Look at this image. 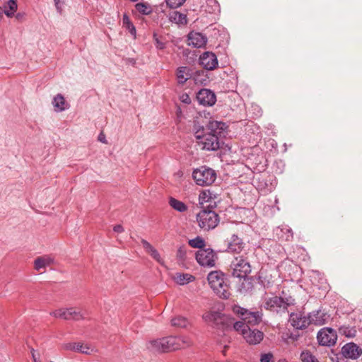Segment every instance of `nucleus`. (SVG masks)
<instances>
[{
  "mask_svg": "<svg viewBox=\"0 0 362 362\" xmlns=\"http://www.w3.org/2000/svg\"><path fill=\"white\" fill-rule=\"evenodd\" d=\"M30 354H31L33 362H41V361L40 359L39 354H37L35 350L33 348H30Z\"/></svg>",
  "mask_w": 362,
  "mask_h": 362,
  "instance_id": "obj_46",
  "label": "nucleus"
},
{
  "mask_svg": "<svg viewBox=\"0 0 362 362\" xmlns=\"http://www.w3.org/2000/svg\"><path fill=\"white\" fill-rule=\"evenodd\" d=\"M173 279L177 284L184 285L194 281V277L189 274L176 273Z\"/></svg>",
  "mask_w": 362,
  "mask_h": 362,
  "instance_id": "obj_28",
  "label": "nucleus"
},
{
  "mask_svg": "<svg viewBox=\"0 0 362 362\" xmlns=\"http://www.w3.org/2000/svg\"><path fill=\"white\" fill-rule=\"evenodd\" d=\"M189 245L193 248L203 250L202 248L205 246V242L202 238L197 236L194 239L189 240Z\"/></svg>",
  "mask_w": 362,
  "mask_h": 362,
  "instance_id": "obj_34",
  "label": "nucleus"
},
{
  "mask_svg": "<svg viewBox=\"0 0 362 362\" xmlns=\"http://www.w3.org/2000/svg\"><path fill=\"white\" fill-rule=\"evenodd\" d=\"M186 0H166L167 5L173 8L181 6Z\"/></svg>",
  "mask_w": 362,
  "mask_h": 362,
  "instance_id": "obj_39",
  "label": "nucleus"
},
{
  "mask_svg": "<svg viewBox=\"0 0 362 362\" xmlns=\"http://www.w3.org/2000/svg\"><path fill=\"white\" fill-rule=\"evenodd\" d=\"M151 256L155 259L159 263H162L163 262V260L160 256V254L158 253V252L157 251V250H156L151 255Z\"/></svg>",
  "mask_w": 362,
  "mask_h": 362,
  "instance_id": "obj_47",
  "label": "nucleus"
},
{
  "mask_svg": "<svg viewBox=\"0 0 362 362\" xmlns=\"http://www.w3.org/2000/svg\"><path fill=\"white\" fill-rule=\"evenodd\" d=\"M146 348L148 351L153 353H165L163 338L149 341L146 344Z\"/></svg>",
  "mask_w": 362,
  "mask_h": 362,
  "instance_id": "obj_24",
  "label": "nucleus"
},
{
  "mask_svg": "<svg viewBox=\"0 0 362 362\" xmlns=\"http://www.w3.org/2000/svg\"><path fill=\"white\" fill-rule=\"evenodd\" d=\"M196 259L202 266L213 267L215 265L216 255L210 248L199 250L196 253Z\"/></svg>",
  "mask_w": 362,
  "mask_h": 362,
  "instance_id": "obj_10",
  "label": "nucleus"
},
{
  "mask_svg": "<svg viewBox=\"0 0 362 362\" xmlns=\"http://www.w3.org/2000/svg\"><path fill=\"white\" fill-rule=\"evenodd\" d=\"M197 99L204 106H212L216 101V96L212 90L202 88L197 93Z\"/></svg>",
  "mask_w": 362,
  "mask_h": 362,
  "instance_id": "obj_14",
  "label": "nucleus"
},
{
  "mask_svg": "<svg viewBox=\"0 0 362 362\" xmlns=\"http://www.w3.org/2000/svg\"><path fill=\"white\" fill-rule=\"evenodd\" d=\"M56 112H62L69 108V105L65 100L64 97L59 93L55 95L52 102Z\"/></svg>",
  "mask_w": 362,
  "mask_h": 362,
  "instance_id": "obj_23",
  "label": "nucleus"
},
{
  "mask_svg": "<svg viewBox=\"0 0 362 362\" xmlns=\"http://www.w3.org/2000/svg\"><path fill=\"white\" fill-rule=\"evenodd\" d=\"M317 339L320 345L331 346L335 344L337 334L334 329L324 327L318 332Z\"/></svg>",
  "mask_w": 362,
  "mask_h": 362,
  "instance_id": "obj_9",
  "label": "nucleus"
},
{
  "mask_svg": "<svg viewBox=\"0 0 362 362\" xmlns=\"http://www.w3.org/2000/svg\"><path fill=\"white\" fill-rule=\"evenodd\" d=\"M18 5L16 0H8L5 6L4 13L7 17H12L17 10Z\"/></svg>",
  "mask_w": 362,
  "mask_h": 362,
  "instance_id": "obj_31",
  "label": "nucleus"
},
{
  "mask_svg": "<svg viewBox=\"0 0 362 362\" xmlns=\"http://www.w3.org/2000/svg\"><path fill=\"white\" fill-rule=\"evenodd\" d=\"M153 37L157 49H163L165 48V42L161 39V37H158L156 33L153 34Z\"/></svg>",
  "mask_w": 362,
  "mask_h": 362,
  "instance_id": "obj_36",
  "label": "nucleus"
},
{
  "mask_svg": "<svg viewBox=\"0 0 362 362\" xmlns=\"http://www.w3.org/2000/svg\"><path fill=\"white\" fill-rule=\"evenodd\" d=\"M187 41L189 45L201 48L206 45L207 37L201 33L190 32L187 36Z\"/></svg>",
  "mask_w": 362,
  "mask_h": 362,
  "instance_id": "obj_17",
  "label": "nucleus"
},
{
  "mask_svg": "<svg viewBox=\"0 0 362 362\" xmlns=\"http://www.w3.org/2000/svg\"><path fill=\"white\" fill-rule=\"evenodd\" d=\"M163 345H164V349H165V353L170 352L171 349H170V336L163 337Z\"/></svg>",
  "mask_w": 362,
  "mask_h": 362,
  "instance_id": "obj_43",
  "label": "nucleus"
},
{
  "mask_svg": "<svg viewBox=\"0 0 362 362\" xmlns=\"http://www.w3.org/2000/svg\"><path fill=\"white\" fill-rule=\"evenodd\" d=\"M232 311L235 314L240 315L242 317V320H243V317H245V315H246V313L248 310L238 305H234L232 306Z\"/></svg>",
  "mask_w": 362,
  "mask_h": 362,
  "instance_id": "obj_38",
  "label": "nucleus"
},
{
  "mask_svg": "<svg viewBox=\"0 0 362 362\" xmlns=\"http://www.w3.org/2000/svg\"><path fill=\"white\" fill-rule=\"evenodd\" d=\"M170 325L177 329H188L192 327V322L190 320L181 315L173 317L170 320Z\"/></svg>",
  "mask_w": 362,
  "mask_h": 362,
  "instance_id": "obj_19",
  "label": "nucleus"
},
{
  "mask_svg": "<svg viewBox=\"0 0 362 362\" xmlns=\"http://www.w3.org/2000/svg\"><path fill=\"white\" fill-rule=\"evenodd\" d=\"M197 220L199 227L204 230L215 228L219 223L218 215L211 210H202L197 214Z\"/></svg>",
  "mask_w": 362,
  "mask_h": 362,
  "instance_id": "obj_8",
  "label": "nucleus"
},
{
  "mask_svg": "<svg viewBox=\"0 0 362 362\" xmlns=\"http://www.w3.org/2000/svg\"><path fill=\"white\" fill-rule=\"evenodd\" d=\"M224 125H225V124L223 122L212 120V121H209L208 122V124H206V127L204 128L206 129V132L214 133L217 135L218 130L223 129ZM220 132H221L219 131L218 133H220Z\"/></svg>",
  "mask_w": 362,
  "mask_h": 362,
  "instance_id": "obj_27",
  "label": "nucleus"
},
{
  "mask_svg": "<svg viewBox=\"0 0 362 362\" xmlns=\"http://www.w3.org/2000/svg\"><path fill=\"white\" fill-rule=\"evenodd\" d=\"M209 284L220 298L226 299L230 296L229 286L225 274L221 271H212L207 276Z\"/></svg>",
  "mask_w": 362,
  "mask_h": 362,
  "instance_id": "obj_2",
  "label": "nucleus"
},
{
  "mask_svg": "<svg viewBox=\"0 0 362 362\" xmlns=\"http://www.w3.org/2000/svg\"><path fill=\"white\" fill-rule=\"evenodd\" d=\"M260 362H274L273 354L272 353L261 354Z\"/></svg>",
  "mask_w": 362,
  "mask_h": 362,
  "instance_id": "obj_42",
  "label": "nucleus"
},
{
  "mask_svg": "<svg viewBox=\"0 0 362 362\" xmlns=\"http://www.w3.org/2000/svg\"><path fill=\"white\" fill-rule=\"evenodd\" d=\"M289 321L296 329H304L311 325L308 314L305 315L301 312L291 313Z\"/></svg>",
  "mask_w": 362,
  "mask_h": 362,
  "instance_id": "obj_11",
  "label": "nucleus"
},
{
  "mask_svg": "<svg viewBox=\"0 0 362 362\" xmlns=\"http://www.w3.org/2000/svg\"><path fill=\"white\" fill-rule=\"evenodd\" d=\"M243 279V281L241 284L240 291L243 290L245 291H247L250 290L252 288V282L250 281V279H246V277Z\"/></svg>",
  "mask_w": 362,
  "mask_h": 362,
  "instance_id": "obj_41",
  "label": "nucleus"
},
{
  "mask_svg": "<svg viewBox=\"0 0 362 362\" xmlns=\"http://www.w3.org/2000/svg\"><path fill=\"white\" fill-rule=\"evenodd\" d=\"M230 271L233 277L245 278L251 272V266L243 255L235 257L230 265Z\"/></svg>",
  "mask_w": 362,
  "mask_h": 362,
  "instance_id": "obj_6",
  "label": "nucleus"
},
{
  "mask_svg": "<svg viewBox=\"0 0 362 362\" xmlns=\"http://www.w3.org/2000/svg\"><path fill=\"white\" fill-rule=\"evenodd\" d=\"M295 304V299L291 296L283 298L279 296H268L264 297L262 306L266 310H270L274 313L285 312L288 306Z\"/></svg>",
  "mask_w": 362,
  "mask_h": 362,
  "instance_id": "obj_3",
  "label": "nucleus"
},
{
  "mask_svg": "<svg viewBox=\"0 0 362 362\" xmlns=\"http://www.w3.org/2000/svg\"><path fill=\"white\" fill-rule=\"evenodd\" d=\"M186 255V250L184 247H180L177 252V257L179 259H184Z\"/></svg>",
  "mask_w": 362,
  "mask_h": 362,
  "instance_id": "obj_44",
  "label": "nucleus"
},
{
  "mask_svg": "<svg viewBox=\"0 0 362 362\" xmlns=\"http://www.w3.org/2000/svg\"><path fill=\"white\" fill-rule=\"evenodd\" d=\"M63 349L69 351H74L85 354H90L92 349L88 344L81 343H66L63 344Z\"/></svg>",
  "mask_w": 362,
  "mask_h": 362,
  "instance_id": "obj_20",
  "label": "nucleus"
},
{
  "mask_svg": "<svg viewBox=\"0 0 362 362\" xmlns=\"http://www.w3.org/2000/svg\"><path fill=\"white\" fill-rule=\"evenodd\" d=\"M98 140H99L100 142L103 143V144H107V140H106V138H105V134H103V133H100V134H99V136H98Z\"/></svg>",
  "mask_w": 362,
  "mask_h": 362,
  "instance_id": "obj_49",
  "label": "nucleus"
},
{
  "mask_svg": "<svg viewBox=\"0 0 362 362\" xmlns=\"http://www.w3.org/2000/svg\"><path fill=\"white\" fill-rule=\"evenodd\" d=\"M182 102H184L185 103L189 104L191 103V100L187 95H182Z\"/></svg>",
  "mask_w": 362,
  "mask_h": 362,
  "instance_id": "obj_50",
  "label": "nucleus"
},
{
  "mask_svg": "<svg viewBox=\"0 0 362 362\" xmlns=\"http://www.w3.org/2000/svg\"><path fill=\"white\" fill-rule=\"evenodd\" d=\"M191 76V69L187 66H180L176 70V77L179 84L183 85Z\"/></svg>",
  "mask_w": 362,
  "mask_h": 362,
  "instance_id": "obj_22",
  "label": "nucleus"
},
{
  "mask_svg": "<svg viewBox=\"0 0 362 362\" xmlns=\"http://www.w3.org/2000/svg\"><path fill=\"white\" fill-rule=\"evenodd\" d=\"M171 351L190 347L193 345L192 339L187 335L170 336Z\"/></svg>",
  "mask_w": 362,
  "mask_h": 362,
  "instance_id": "obj_12",
  "label": "nucleus"
},
{
  "mask_svg": "<svg viewBox=\"0 0 362 362\" xmlns=\"http://www.w3.org/2000/svg\"><path fill=\"white\" fill-rule=\"evenodd\" d=\"M54 263V258L49 255H44L36 258L34 261V267L36 270L40 271L41 269H45Z\"/></svg>",
  "mask_w": 362,
  "mask_h": 362,
  "instance_id": "obj_26",
  "label": "nucleus"
},
{
  "mask_svg": "<svg viewBox=\"0 0 362 362\" xmlns=\"http://www.w3.org/2000/svg\"><path fill=\"white\" fill-rule=\"evenodd\" d=\"M202 319L206 324L216 329L226 328L233 323L228 315L215 310L206 311L203 314Z\"/></svg>",
  "mask_w": 362,
  "mask_h": 362,
  "instance_id": "obj_5",
  "label": "nucleus"
},
{
  "mask_svg": "<svg viewBox=\"0 0 362 362\" xmlns=\"http://www.w3.org/2000/svg\"><path fill=\"white\" fill-rule=\"evenodd\" d=\"M339 331L341 334H344L346 337H353L355 336L356 331L354 329H350L349 327H341L339 329Z\"/></svg>",
  "mask_w": 362,
  "mask_h": 362,
  "instance_id": "obj_40",
  "label": "nucleus"
},
{
  "mask_svg": "<svg viewBox=\"0 0 362 362\" xmlns=\"http://www.w3.org/2000/svg\"><path fill=\"white\" fill-rule=\"evenodd\" d=\"M54 5H55L57 11L59 13H62V10H63L62 6L64 4V0H54Z\"/></svg>",
  "mask_w": 362,
  "mask_h": 362,
  "instance_id": "obj_45",
  "label": "nucleus"
},
{
  "mask_svg": "<svg viewBox=\"0 0 362 362\" xmlns=\"http://www.w3.org/2000/svg\"><path fill=\"white\" fill-rule=\"evenodd\" d=\"M244 243L241 238L233 235L228 242L227 250L230 252L240 253L243 249Z\"/></svg>",
  "mask_w": 362,
  "mask_h": 362,
  "instance_id": "obj_21",
  "label": "nucleus"
},
{
  "mask_svg": "<svg viewBox=\"0 0 362 362\" xmlns=\"http://www.w3.org/2000/svg\"><path fill=\"white\" fill-rule=\"evenodd\" d=\"M171 21H175L176 23L179 24H186L187 23V16L186 15L181 13L178 11H175L172 14H170Z\"/></svg>",
  "mask_w": 362,
  "mask_h": 362,
  "instance_id": "obj_32",
  "label": "nucleus"
},
{
  "mask_svg": "<svg viewBox=\"0 0 362 362\" xmlns=\"http://www.w3.org/2000/svg\"><path fill=\"white\" fill-rule=\"evenodd\" d=\"M141 243L145 251L150 255L156 250L150 243L144 239H142Z\"/></svg>",
  "mask_w": 362,
  "mask_h": 362,
  "instance_id": "obj_37",
  "label": "nucleus"
},
{
  "mask_svg": "<svg viewBox=\"0 0 362 362\" xmlns=\"http://www.w3.org/2000/svg\"><path fill=\"white\" fill-rule=\"evenodd\" d=\"M290 237L292 238V235H288L287 238H286V240H288Z\"/></svg>",
  "mask_w": 362,
  "mask_h": 362,
  "instance_id": "obj_51",
  "label": "nucleus"
},
{
  "mask_svg": "<svg viewBox=\"0 0 362 362\" xmlns=\"http://www.w3.org/2000/svg\"><path fill=\"white\" fill-rule=\"evenodd\" d=\"M51 315L54 317L62 318L64 320H78L83 318V313L73 308L56 310L53 311Z\"/></svg>",
  "mask_w": 362,
  "mask_h": 362,
  "instance_id": "obj_13",
  "label": "nucleus"
},
{
  "mask_svg": "<svg viewBox=\"0 0 362 362\" xmlns=\"http://www.w3.org/2000/svg\"><path fill=\"white\" fill-rule=\"evenodd\" d=\"M200 64L207 70H213L218 66V59L215 54L211 52L203 53L199 58Z\"/></svg>",
  "mask_w": 362,
  "mask_h": 362,
  "instance_id": "obj_16",
  "label": "nucleus"
},
{
  "mask_svg": "<svg viewBox=\"0 0 362 362\" xmlns=\"http://www.w3.org/2000/svg\"><path fill=\"white\" fill-rule=\"evenodd\" d=\"M233 329L240 333L249 344H258L264 339V334L262 331L250 328V327L243 322H235L233 323Z\"/></svg>",
  "mask_w": 362,
  "mask_h": 362,
  "instance_id": "obj_4",
  "label": "nucleus"
},
{
  "mask_svg": "<svg viewBox=\"0 0 362 362\" xmlns=\"http://www.w3.org/2000/svg\"><path fill=\"white\" fill-rule=\"evenodd\" d=\"M202 117H198L194 120L193 130L199 146L206 151H216L220 146L217 135L214 133L206 132Z\"/></svg>",
  "mask_w": 362,
  "mask_h": 362,
  "instance_id": "obj_1",
  "label": "nucleus"
},
{
  "mask_svg": "<svg viewBox=\"0 0 362 362\" xmlns=\"http://www.w3.org/2000/svg\"><path fill=\"white\" fill-rule=\"evenodd\" d=\"M300 358L302 362H319L317 358L308 351L300 354Z\"/></svg>",
  "mask_w": 362,
  "mask_h": 362,
  "instance_id": "obj_35",
  "label": "nucleus"
},
{
  "mask_svg": "<svg viewBox=\"0 0 362 362\" xmlns=\"http://www.w3.org/2000/svg\"><path fill=\"white\" fill-rule=\"evenodd\" d=\"M278 362H288V361H286V360H280Z\"/></svg>",
  "mask_w": 362,
  "mask_h": 362,
  "instance_id": "obj_52",
  "label": "nucleus"
},
{
  "mask_svg": "<svg viewBox=\"0 0 362 362\" xmlns=\"http://www.w3.org/2000/svg\"><path fill=\"white\" fill-rule=\"evenodd\" d=\"M113 230L115 233H122L124 231V228L122 227V225L118 224V225H116V226H114Z\"/></svg>",
  "mask_w": 362,
  "mask_h": 362,
  "instance_id": "obj_48",
  "label": "nucleus"
},
{
  "mask_svg": "<svg viewBox=\"0 0 362 362\" xmlns=\"http://www.w3.org/2000/svg\"><path fill=\"white\" fill-rule=\"evenodd\" d=\"M261 320L262 315L259 312L247 311L242 322L250 327L258 324Z\"/></svg>",
  "mask_w": 362,
  "mask_h": 362,
  "instance_id": "obj_25",
  "label": "nucleus"
},
{
  "mask_svg": "<svg viewBox=\"0 0 362 362\" xmlns=\"http://www.w3.org/2000/svg\"><path fill=\"white\" fill-rule=\"evenodd\" d=\"M122 25H123V27H124L127 30H128L129 32L130 33V34L135 37L136 33V28H135L134 25L132 24V23L131 22L130 18L127 13H124L123 15Z\"/></svg>",
  "mask_w": 362,
  "mask_h": 362,
  "instance_id": "obj_30",
  "label": "nucleus"
},
{
  "mask_svg": "<svg viewBox=\"0 0 362 362\" xmlns=\"http://www.w3.org/2000/svg\"><path fill=\"white\" fill-rule=\"evenodd\" d=\"M136 9L141 14L148 15L152 12L151 6L146 3H137Z\"/></svg>",
  "mask_w": 362,
  "mask_h": 362,
  "instance_id": "obj_33",
  "label": "nucleus"
},
{
  "mask_svg": "<svg viewBox=\"0 0 362 362\" xmlns=\"http://www.w3.org/2000/svg\"><path fill=\"white\" fill-rule=\"evenodd\" d=\"M311 324L321 326L325 324L329 319V315L323 310H317L308 313Z\"/></svg>",
  "mask_w": 362,
  "mask_h": 362,
  "instance_id": "obj_18",
  "label": "nucleus"
},
{
  "mask_svg": "<svg viewBox=\"0 0 362 362\" xmlns=\"http://www.w3.org/2000/svg\"><path fill=\"white\" fill-rule=\"evenodd\" d=\"M169 204L173 209L179 212H185L187 209V206L184 202L177 200L173 197L170 198Z\"/></svg>",
  "mask_w": 362,
  "mask_h": 362,
  "instance_id": "obj_29",
  "label": "nucleus"
},
{
  "mask_svg": "<svg viewBox=\"0 0 362 362\" xmlns=\"http://www.w3.org/2000/svg\"><path fill=\"white\" fill-rule=\"evenodd\" d=\"M342 355L350 359H357L362 354V349L357 344L350 342L344 344L341 348Z\"/></svg>",
  "mask_w": 362,
  "mask_h": 362,
  "instance_id": "obj_15",
  "label": "nucleus"
},
{
  "mask_svg": "<svg viewBox=\"0 0 362 362\" xmlns=\"http://www.w3.org/2000/svg\"><path fill=\"white\" fill-rule=\"evenodd\" d=\"M192 177L198 185L207 186L214 182L216 179V173L212 168L202 166L194 170Z\"/></svg>",
  "mask_w": 362,
  "mask_h": 362,
  "instance_id": "obj_7",
  "label": "nucleus"
},
{
  "mask_svg": "<svg viewBox=\"0 0 362 362\" xmlns=\"http://www.w3.org/2000/svg\"><path fill=\"white\" fill-rule=\"evenodd\" d=\"M3 16L2 13L0 12V20L2 18Z\"/></svg>",
  "mask_w": 362,
  "mask_h": 362,
  "instance_id": "obj_53",
  "label": "nucleus"
}]
</instances>
